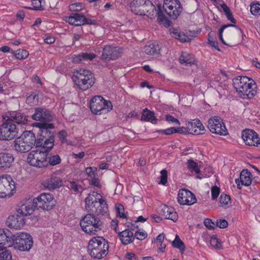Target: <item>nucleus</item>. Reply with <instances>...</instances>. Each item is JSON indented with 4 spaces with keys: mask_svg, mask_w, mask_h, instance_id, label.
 Here are the masks:
<instances>
[{
    "mask_svg": "<svg viewBox=\"0 0 260 260\" xmlns=\"http://www.w3.org/2000/svg\"><path fill=\"white\" fill-rule=\"evenodd\" d=\"M162 8L166 14L172 19H176L183 10L179 0H165Z\"/></svg>",
    "mask_w": 260,
    "mask_h": 260,
    "instance_id": "obj_11",
    "label": "nucleus"
},
{
    "mask_svg": "<svg viewBox=\"0 0 260 260\" xmlns=\"http://www.w3.org/2000/svg\"><path fill=\"white\" fill-rule=\"evenodd\" d=\"M169 209L170 207L167 206H164L161 209L160 214L166 219H168V215H169Z\"/></svg>",
    "mask_w": 260,
    "mask_h": 260,
    "instance_id": "obj_56",
    "label": "nucleus"
},
{
    "mask_svg": "<svg viewBox=\"0 0 260 260\" xmlns=\"http://www.w3.org/2000/svg\"><path fill=\"white\" fill-rule=\"evenodd\" d=\"M3 253L0 254V260H11L12 254L7 249L6 247H4L3 249Z\"/></svg>",
    "mask_w": 260,
    "mask_h": 260,
    "instance_id": "obj_44",
    "label": "nucleus"
},
{
    "mask_svg": "<svg viewBox=\"0 0 260 260\" xmlns=\"http://www.w3.org/2000/svg\"><path fill=\"white\" fill-rule=\"evenodd\" d=\"M37 141L35 134L30 131H25L14 141V149L18 152L25 153L34 146L37 148Z\"/></svg>",
    "mask_w": 260,
    "mask_h": 260,
    "instance_id": "obj_5",
    "label": "nucleus"
},
{
    "mask_svg": "<svg viewBox=\"0 0 260 260\" xmlns=\"http://www.w3.org/2000/svg\"><path fill=\"white\" fill-rule=\"evenodd\" d=\"M42 185L49 190L55 189L62 185V181L60 177L53 175L46 179Z\"/></svg>",
    "mask_w": 260,
    "mask_h": 260,
    "instance_id": "obj_25",
    "label": "nucleus"
},
{
    "mask_svg": "<svg viewBox=\"0 0 260 260\" xmlns=\"http://www.w3.org/2000/svg\"><path fill=\"white\" fill-rule=\"evenodd\" d=\"M89 108L94 114L101 115L110 111L113 105L110 101L105 100L101 95H95L90 100Z\"/></svg>",
    "mask_w": 260,
    "mask_h": 260,
    "instance_id": "obj_8",
    "label": "nucleus"
},
{
    "mask_svg": "<svg viewBox=\"0 0 260 260\" xmlns=\"http://www.w3.org/2000/svg\"><path fill=\"white\" fill-rule=\"evenodd\" d=\"M204 225L209 230H212L215 229L214 223L209 218H206L204 221Z\"/></svg>",
    "mask_w": 260,
    "mask_h": 260,
    "instance_id": "obj_52",
    "label": "nucleus"
},
{
    "mask_svg": "<svg viewBox=\"0 0 260 260\" xmlns=\"http://www.w3.org/2000/svg\"><path fill=\"white\" fill-rule=\"evenodd\" d=\"M48 164L51 166H55L59 164L61 162V158L58 155H54L47 157Z\"/></svg>",
    "mask_w": 260,
    "mask_h": 260,
    "instance_id": "obj_40",
    "label": "nucleus"
},
{
    "mask_svg": "<svg viewBox=\"0 0 260 260\" xmlns=\"http://www.w3.org/2000/svg\"><path fill=\"white\" fill-rule=\"evenodd\" d=\"M179 61L181 64L186 66H191L195 63L194 55L186 52L182 53L179 57Z\"/></svg>",
    "mask_w": 260,
    "mask_h": 260,
    "instance_id": "obj_33",
    "label": "nucleus"
},
{
    "mask_svg": "<svg viewBox=\"0 0 260 260\" xmlns=\"http://www.w3.org/2000/svg\"><path fill=\"white\" fill-rule=\"evenodd\" d=\"M142 15H147L148 17L152 18L155 15H157V20L159 22L164 23L168 25L170 24V21L165 16L161 11L157 12L155 7L152 3L148 1L145 6H143L142 10Z\"/></svg>",
    "mask_w": 260,
    "mask_h": 260,
    "instance_id": "obj_13",
    "label": "nucleus"
},
{
    "mask_svg": "<svg viewBox=\"0 0 260 260\" xmlns=\"http://www.w3.org/2000/svg\"><path fill=\"white\" fill-rule=\"evenodd\" d=\"M219 203L222 207L231 205L230 196L223 193L221 194L219 198Z\"/></svg>",
    "mask_w": 260,
    "mask_h": 260,
    "instance_id": "obj_38",
    "label": "nucleus"
},
{
    "mask_svg": "<svg viewBox=\"0 0 260 260\" xmlns=\"http://www.w3.org/2000/svg\"><path fill=\"white\" fill-rule=\"evenodd\" d=\"M160 47L158 44L156 42L150 43L146 45L144 48V52L147 55H153L158 54L160 51Z\"/></svg>",
    "mask_w": 260,
    "mask_h": 260,
    "instance_id": "obj_32",
    "label": "nucleus"
},
{
    "mask_svg": "<svg viewBox=\"0 0 260 260\" xmlns=\"http://www.w3.org/2000/svg\"><path fill=\"white\" fill-rule=\"evenodd\" d=\"M228 223L225 219L217 220L216 222L215 227H219L221 229H224L228 226Z\"/></svg>",
    "mask_w": 260,
    "mask_h": 260,
    "instance_id": "obj_54",
    "label": "nucleus"
},
{
    "mask_svg": "<svg viewBox=\"0 0 260 260\" xmlns=\"http://www.w3.org/2000/svg\"><path fill=\"white\" fill-rule=\"evenodd\" d=\"M242 138L247 145L256 147L260 146V138L257 134L252 130L248 129L243 131Z\"/></svg>",
    "mask_w": 260,
    "mask_h": 260,
    "instance_id": "obj_18",
    "label": "nucleus"
},
{
    "mask_svg": "<svg viewBox=\"0 0 260 260\" xmlns=\"http://www.w3.org/2000/svg\"><path fill=\"white\" fill-rule=\"evenodd\" d=\"M228 27H237V26L235 25V24H227V25H223L220 27V28L219 29V39L221 41V42L223 44H225V45H226V43H225V41H224V40L223 39L222 33H223V31L224 29L225 28Z\"/></svg>",
    "mask_w": 260,
    "mask_h": 260,
    "instance_id": "obj_48",
    "label": "nucleus"
},
{
    "mask_svg": "<svg viewBox=\"0 0 260 260\" xmlns=\"http://www.w3.org/2000/svg\"><path fill=\"white\" fill-rule=\"evenodd\" d=\"M15 235H13L8 230H0V245L10 246L12 244Z\"/></svg>",
    "mask_w": 260,
    "mask_h": 260,
    "instance_id": "obj_28",
    "label": "nucleus"
},
{
    "mask_svg": "<svg viewBox=\"0 0 260 260\" xmlns=\"http://www.w3.org/2000/svg\"><path fill=\"white\" fill-rule=\"evenodd\" d=\"M159 133L166 135H170L175 134V127H170L166 129L160 130Z\"/></svg>",
    "mask_w": 260,
    "mask_h": 260,
    "instance_id": "obj_58",
    "label": "nucleus"
},
{
    "mask_svg": "<svg viewBox=\"0 0 260 260\" xmlns=\"http://www.w3.org/2000/svg\"><path fill=\"white\" fill-rule=\"evenodd\" d=\"M116 211L117 215L120 218H125L126 215L124 213V207L122 204H118L116 206Z\"/></svg>",
    "mask_w": 260,
    "mask_h": 260,
    "instance_id": "obj_45",
    "label": "nucleus"
},
{
    "mask_svg": "<svg viewBox=\"0 0 260 260\" xmlns=\"http://www.w3.org/2000/svg\"><path fill=\"white\" fill-rule=\"evenodd\" d=\"M37 208H36L34 204V201H32V202H26L19 206L17 209V212L20 216L23 217V216L31 214Z\"/></svg>",
    "mask_w": 260,
    "mask_h": 260,
    "instance_id": "obj_27",
    "label": "nucleus"
},
{
    "mask_svg": "<svg viewBox=\"0 0 260 260\" xmlns=\"http://www.w3.org/2000/svg\"><path fill=\"white\" fill-rule=\"evenodd\" d=\"M178 202L181 205H191L197 202V199L189 190L181 189L178 193Z\"/></svg>",
    "mask_w": 260,
    "mask_h": 260,
    "instance_id": "obj_19",
    "label": "nucleus"
},
{
    "mask_svg": "<svg viewBox=\"0 0 260 260\" xmlns=\"http://www.w3.org/2000/svg\"><path fill=\"white\" fill-rule=\"evenodd\" d=\"M68 187L75 192H78L82 190V186L75 181L69 182Z\"/></svg>",
    "mask_w": 260,
    "mask_h": 260,
    "instance_id": "obj_42",
    "label": "nucleus"
},
{
    "mask_svg": "<svg viewBox=\"0 0 260 260\" xmlns=\"http://www.w3.org/2000/svg\"><path fill=\"white\" fill-rule=\"evenodd\" d=\"M37 149L31 151L28 155L27 161L32 166L37 168H44L48 166L47 156L48 149L44 146L37 147Z\"/></svg>",
    "mask_w": 260,
    "mask_h": 260,
    "instance_id": "obj_6",
    "label": "nucleus"
},
{
    "mask_svg": "<svg viewBox=\"0 0 260 260\" xmlns=\"http://www.w3.org/2000/svg\"><path fill=\"white\" fill-rule=\"evenodd\" d=\"M147 233L145 232H140L139 231L136 232L134 236L135 237L140 240H144L147 237Z\"/></svg>",
    "mask_w": 260,
    "mask_h": 260,
    "instance_id": "obj_53",
    "label": "nucleus"
},
{
    "mask_svg": "<svg viewBox=\"0 0 260 260\" xmlns=\"http://www.w3.org/2000/svg\"><path fill=\"white\" fill-rule=\"evenodd\" d=\"M96 57L93 53L82 52L78 55L73 56V61L75 63H80L83 61L93 60Z\"/></svg>",
    "mask_w": 260,
    "mask_h": 260,
    "instance_id": "obj_30",
    "label": "nucleus"
},
{
    "mask_svg": "<svg viewBox=\"0 0 260 260\" xmlns=\"http://www.w3.org/2000/svg\"><path fill=\"white\" fill-rule=\"evenodd\" d=\"M45 43L48 44H52L54 43L55 39L54 37L51 36H48L44 39Z\"/></svg>",
    "mask_w": 260,
    "mask_h": 260,
    "instance_id": "obj_64",
    "label": "nucleus"
},
{
    "mask_svg": "<svg viewBox=\"0 0 260 260\" xmlns=\"http://www.w3.org/2000/svg\"><path fill=\"white\" fill-rule=\"evenodd\" d=\"M172 37L180 40L182 42H187L190 41V39L184 34L174 29L171 32Z\"/></svg>",
    "mask_w": 260,
    "mask_h": 260,
    "instance_id": "obj_35",
    "label": "nucleus"
},
{
    "mask_svg": "<svg viewBox=\"0 0 260 260\" xmlns=\"http://www.w3.org/2000/svg\"><path fill=\"white\" fill-rule=\"evenodd\" d=\"M36 126L39 128L37 147L44 146L48 149H52L54 143V124L50 122H37Z\"/></svg>",
    "mask_w": 260,
    "mask_h": 260,
    "instance_id": "obj_2",
    "label": "nucleus"
},
{
    "mask_svg": "<svg viewBox=\"0 0 260 260\" xmlns=\"http://www.w3.org/2000/svg\"><path fill=\"white\" fill-rule=\"evenodd\" d=\"M120 240L122 243L124 245H127L135 239L133 233L129 229H125L121 232H118Z\"/></svg>",
    "mask_w": 260,
    "mask_h": 260,
    "instance_id": "obj_29",
    "label": "nucleus"
},
{
    "mask_svg": "<svg viewBox=\"0 0 260 260\" xmlns=\"http://www.w3.org/2000/svg\"><path fill=\"white\" fill-rule=\"evenodd\" d=\"M24 217L20 215H11L8 217L6 224L10 228L20 229L25 224Z\"/></svg>",
    "mask_w": 260,
    "mask_h": 260,
    "instance_id": "obj_22",
    "label": "nucleus"
},
{
    "mask_svg": "<svg viewBox=\"0 0 260 260\" xmlns=\"http://www.w3.org/2000/svg\"><path fill=\"white\" fill-rule=\"evenodd\" d=\"M85 209L89 213L80 220L82 230L89 235H95L102 230V222L96 215H104L108 211V204L102 196L95 191L90 192L85 199Z\"/></svg>",
    "mask_w": 260,
    "mask_h": 260,
    "instance_id": "obj_1",
    "label": "nucleus"
},
{
    "mask_svg": "<svg viewBox=\"0 0 260 260\" xmlns=\"http://www.w3.org/2000/svg\"><path fill=\"white\" fill-rule=\"evenodd\" d=\"M14 161L13 155L9 152L0 153V168L7 169L10 168Z\"/></svg>",
    "mask_w": 260,
    "mask_h": 260,
    "instance_id": "obj_26",
    "label": "nucleus"
},
{
    "mask_svg": "<svg viewBox=\"0 0 260 260\" xmlns=\"http://www.w3.org/2000/svg\"><path fill=\"white\" fill-rule=\"evenodd\" d=\"M166 120L170 123H176L178 125H180V122L179 121L172 115L169 114L166 115Z\"/></svg>",
    "mask_w": 260,
    "mask_h": 260,
    "instance_id": "obj_55",
    "label": "nucleus"
},
{
    "mask_svg": "<svg viewBox=\"0 0 260 260\" xmlns=\"http://www.w3.org/2000/svg\"><path fill=\"white\" fill-rule=\"evenodd\" d=\"M7 118L17 124L25 125L27 123V116L19 111H9L7 113Z\"/></svg>",
    "mask_w": 260,
    "mask_h": 260,
    "instance_id": "obj_21",
    "label": "nucleus"
},
{
    "mask_svg": "<svg viewBox=\"0 0 260 260\" xmlns=\"http://www.w3.org/2000/svg\"><path fill=\"white\" fill-rule=\"evenodd\" d=\"M178 219V215L175 211L174 208L172 207H170L169 211V215H168V219H170L173 221H177Z\"/></svg>",
    "mask_w": 260,
    "mask_h": 260,
    "instance_id": "obj_46",
    "label": "nucleus"
},
{
    "mask_svg": "<svg viewBox=\"0 0 260 260\" xmlns=\"http://www.w3.org/2000/svg\"><path fill=\"white\" fill-rule=\"evenodd\" d=\"M147 1L146 0H134L130 4V7L133 12L136 14L142 15V10L143 6H145Z\"/></svg>",
    "mask_w": 260,
    "mask_h": 260,
    "instance_id": "obj_31",
    "label": "nucleus"
},
{
    "mask_svg": "<svg viewBox=\"0 0 260 260\" xmlns=\"http://www.w3.org/2000/svg\"><path fill=\"white\" fill-rule=\"evenodd\" d=\"M122 51L119 47L106 45L103 48L101 59L105 61L117 59L121 56Z\"/></svg>",
    "mask_w": 260,
    "mask_h": 260,
    "instance_id": "obj_16",
    "label": "nucleus"
},
{
    "mask_svg": "<svg viewBox=\"0 0 260 260\" xmlns=\"http://www.w3.org/2000/svg\"><path fill=\"white\" fill-rule=\"evenodd\" d=\"M90 184L99 188H100L101 186L99 179L95 177V176L91 178Z\"/></svg>",
    "mask_w": 260,
    "mask_h": 260,
    "instance_id": "obj_60",
    "label": "nucleus"
},
{
    "mask_svg": "<svg viewBox=\"0 0 260 260\" xmlns=\"http://www.w3.org/2000/svg\"><path fill=\"white\" fill-rule=\"evenodd\" d=\"M208 44H209L211 46L214 48L215 49H216L218 51H220V50L218 47V43L217 41L212 40H210V39H208Z\"/></svg>",
    "mask_w": 260,
    "mask_h": 260,
    "instance_id": "obj_61",
    "label": "nucleus"
},
{
    "mask_svg": "<svg viewBox=\"0 0 260 260\" xmlns=\"http://www.w3.org/2000/svg\"><path fill=\"white\" fill-rule=\"evenodd\" d=\"M67 21L70 24L80 26L84 24L95 25L96 21L94 20L87 18L82 14L73 13L68 18Z\"/></svg>",
    "mask_w": 260,
    "mask_h": 260,
    "instance_id": "obj_17",
    "label": "nucleus"
},
{
    "mask_svg": "<svg viewBox=\"0 0 260 260\" xmlns=\"http://www.w3.org/2000/svg\"><path fill=\"white\" fill-rule=\"evenodd\" d=\"M172 246L175 248L179 249L181 252L185 250V245L177 235H176L175 240L172 242Z\"/></svg>",
    "mask_w": 260,
    "mask_h": 260,
    "instance_id": "obj_37",
    "label": "nucleus"
},
{
    "mask_svg": "<svg viewBox=\"0 0 260 260\" xmlns=\"http://www.w3.org/2000/svg\"><path fill=\"white\" fill-rule=\"evenodd\" d=\"M208 128L213 134L220 136H226L228 130L222 120L217 116L210 118L208 121Z\"/></svg>",
    "mask_w": 260,
    "mask_h": 260,
    "instance_id": "obj_15",
    "label": "nucleus"
},
{
    "mask_svg": "<svg viewBox=\"0 0 260 260\" xmlns=\"http://www.w3.org/2000/svg\"><path fill=\"white\" fill-rule=\"evenodd\" d=\"M251 174L248 169L243 170L240 173V178L235 180L238 188H241L240 183L244 186H249L251 184Z\"/></svg>",
    "mask_w": 260,
    "mask_h": 260,
    "instance_id": "obj_24",
    "label": "nucleus"
},
{
    "mask_svg": "<svg viewBox=\"0 0 260 260\" xmlns=\"http://www.w3.org/2000/svg\"><path fill=\"white\" fill-rule=\"evenodd\" d=\"M233 84L240 96L250 99L256 94V85L254 81L246 76H238L234 78Z\"/></svg>",
    "mask_w": 260,
    "mask_h": 260,
    "instance_id": "obj_3",
    "label": "nucleus"
},
{
    "mask_svg": "<svg viewBox=\"0 0 260 260\" xmlns=\"http://www.w3.org/2000/svg\"><path fill=\"white\" fill-rule=\"evenodd\" d=\"M95 168H92L91 167L87 168L85 170V173L89 177L92 178L95 176Z\"/></svg>",
    "mask_w": 260,
    "mask_h": 260,
    "instance_id": "obj_59",
    "label": "nucleus"
},
{
    "mask_svg": "<svg viewBox=\"0 0 260 260\" xmlns=\"http://www.w3.org/2000/svg\"><path fill=\"white\" fill-rule=\"evenodd\" d=\"M15 189V182L10 176L0 175V198H3L12 195V192Z\"/></svg>",
    "mask_w": 260,
    "mask_h": 260,
    "instance_id": "obj_14",
    "label": "nucleus"
},
{
    "mask_svg": "<svg viewBox=\"0 0 260 260\" xmlns=\"http://www.w3.org/2000/svg\"><path fill=\"white\" fill-rule=\"evenodd\" d=\"M109 243L103 237L96 236L88 242L87 251L93 259H101L109 253Z\"/></svg>",
    "mask_w": 260,
    "mask_h": 260,
    "instance_id": "obj_4",
    "label": "nucleus"
},
{
    "mask_svg": "<svg viewBox=\"0 0 260 260\" xmlns=\"http://www.w3.org/2000/svg\"><path fill=\"white\" fill-rule=\"evenodd\" d=\"M70 10L73 11H80L82 9V5L81 3H75L70 5Z\"/></svg>",
    "mask_w": 260,
    "mask_h": 260,
    "instance_id": "obj_57",
    "label": "nucleus"
},
{
    "mask_svg": "<svg viewBox=\"0 0 260 260\" xmlns=\"http://www.w3.org/2000/svg\"><path fill=\"white\" fill-rule=\"evenodd\" d=\"M141 119L142 121H149L153 124L156 123L157 121V118L155 117L154 113L147 108L143 110Z\"/></svg>",
    "mask_w": 260,
    "mask_h": 260,
    "instance_id": "obj_34",
    "label": "nucleus"
},
{
    "mask_svg": "<svg viewBox=\"0 0 260 260\" xmlns=\"http://www.w3.org/2000/svg\"><path fill=\"white\" fill-rule=\"evenodd\" d=\"M187 168L191 172H194L196 174H198L200 172V169L197 162L191 159L187 160Z\"/></svg>",
    "mask_w": 260,
    "mask_h": 260,
    "instance_id": "obj_36",
    "label": "nucleus"
},
{
    "mask_svg": "<svg viewBox=\"0 0 260 260\" xmlns=\"http://www.w3.org/2000/svg\"><path fill=\"white\" fill-rule=\"evenodd\" d=\"M29 55L28 52L26 50L23 49H18L14 53V56L15 57L20 60H23L28 57Z\"/></svg>",
    "mask_w": 260,
    "mask_h": 260,
    "instance_id": "obj_39",
    "label": "nucleus"
},
{
    "mask_svg": "<svg viewBox=\"0 0 260 260\" xmlns=\"http://www.w3.org/2000/svg\"><path fill=\"white\" fill-rule=\"evenodd\" d=\"M220 191V189L217 186H214L211 187V196L213 200H216Z\"/></svg>",
    "mask_w": 260,
    "mask_h": 260,
    "instance_id": "obj_49",
    "label": "nucleus"
},
{
    "mask_svg": "<svg viewBox=\"0 0 260 260\" xmlns=\"http://www.w3.org/2000/svg\"><path fill=\"white\" fill-rule=\"evenodd\" d=\"M31 5L32 7H28V9L34 10H41V0H33L31 2Z\"/></svg>",
    "mask_w": 260,
    "mask_h": 260,
    "instance_id": "obj_50",
    "label": "nucleus"
},
{
    "mask_svg": "<svg viewBox=\"0 0 260 260\" xmlns=\"http://www.w3.org/2000/svg\"><path fill=\"white\" fill-rule=\"evenodd\" d=\"M250 12L251 13L256 16H260V4L251 3L250 4Z\"/></svg>",
    "mask_w": 260,
    "mask_h": 260,
    "instance_id": "obj_41",
    "label": "nucleus"
},
{
    "mask_svg": "<svg viewBox=\"0 0 260 260\" xmlns=\"http://www.w3.org/2000/svg\"><path fill=\"white\" fill-rule=\"evenodd\" d=\"M34 204L37 209L49 210L55 205V200L52 194L42 193L37 198L34 199Z\"/></svg>",
    "mask_w": 260,
    "mask_h": 260,
    "instance_id": "obj_12",
    "label": "nucleus"
},
{
    "mask_svg": "<svg viewBox=\"0 0 260 260\" xmlns=\"http://www.w3.org/2000/svg\"><path fill=\"white\" fill-rule=\"evenodd\" d=\"M188 133L192 135L203 134L206 131L204 126L199 119H194L187 124Z\"/></svg>",
    "mask_w": 260,
    "mask_h": 260,
    "instance_id": "obj_23",
    "label": "nucleus"
},
{
    "mask_svg": "<svg viewBox=\"0 0 260 260\" xmlns=\"http://www.w3.org/2000/svg\"><path fill=\"white\" fill-rule=\"evenodd\" d=\"M160 178V183L162 185H165L167 182L168 179V172L167 170L164 169L161 171Z\"/></svg>",
    "mask_w": 260,
    "mask_h": 260,
    "instance_id": "obj_51",
    "label": "nucleus"
},
{
    "mask_svg": "<svg viewBox=\"0 0 260 260\" xmlns=\"http://www.w3.org/2000/svg\"><path fill=\"white\" fill-rule=\"evenodd\" d=\"M58 135L59 139H60L62 141H64L66 139L67 133L66 131L63 130L60 131L58 133Z\"/></svg>",
    "mask_w": 260,
    "mask_h": 260,
    "instance_id": "obj_63",
    "label": "nucleus"
},
{
    "mask_svg": "<svg viewBox=\"0 0 260 260\" xmlns=\"http://www.w3.org/2000/svg\"><path fill=\"white\" fill-rule=\"evenodd\" d=\"M31 118L35 120L40 121V122H50L53 119L50 112L42 108H36Z\"/></svg>",
    "mask_w": 260,
    "mask_h": 260,
    "instance_id": "obj_20",
    "label": "nucleus"
},
{
    "mask_svg": "<svg viewBox=\"0 0 260 260\" xmlns=\"http://www.w3.org/2000/svg\"><path fill=\"white\" fill-rule=\"evenodd\" d=\"M18 132L16 124L7 118L0 125V140H12L17 137Z\"/></svg>",
    "mask_w": 260,
    "mask_h": 260,
    "instance_id": "obj_9",
    "label": "nucleus"
},
{
    "mask_svg": "<svg viewBox=\"0 0 260 260\" xmlns=\"http://www.w3.org/2000/svg\"><path fill=\"white\" fill-rule=\"evenodd\" d=\"M165 239V235L162 233L160 234L154 241V243H156L157 244L163 243Z\"/></svg>",
    "mask_w": 260,
    "mask_h": 260,
    "instance_id": "obj_62",
    "label": "nucleus"
},
{
    "mask_svg": "<svg viewBox=\"0 0 260 260\" xmlns=\"http://www.w3.org/2000/svg\"><path fill=\"white\" fill-rule=\"evenodd\" d=\"M73 80L76 85L82 90L89 89L94 83L92 73L86 69H80L74 72Z\"/></svg>",
    "mask_w": 260,
    "mask_h": 260,
    "instance_id": "obj_7",
    "label": "nucleus"
},
{
    "mask_svg": "<svg viewBox=\"0 0 260 260\" xmlns=\"http://www.w3.org/2000/svg\"><path fill=\"white\" fill-rule=\"evenodd\" d=\"M210 243L212 247L216 249H220L221 247V243L218 241L215 235H213L211 237Z\"/></svg>",
    "mask_w": 260,
    "mask_h": 260,
    "instance_id": "obj_43",
    "label": "nucleus"
},
{
    "mask_svg": "<svg viewBox=\"0 0 260 260\" xmlns=\"http://www.w3.org/2000/svg\"><path fill=\"white\" fill-rule=\"evenodd\" d=\"M26 102L29 104L36 105L39 102L38 95L37 94H30L26 99Z\"/></svg>",
    "mask_w": 260,
    "mask_h": 260,
    "instance_id": "obj_47",
    "label": "nucleus"
},
{
    "mask_svg": "<svg viewBox=\"0 0 260 260\" xmlns=\"http://www.w3.org/2000/svg\"><path fill=\"white\" fill-rule=\"evenodd\" d=\"M33 244L32 238L30 235L21 233L15 238L12 242V246L14 249L20 251H28Z\"/></svg>",
    "mask_w": 260,
    "mask_h": 260,
    "instance_id": "obj_10",
    "label": "nucleus"
}]
</instances>
